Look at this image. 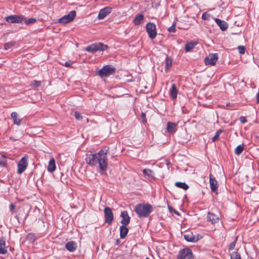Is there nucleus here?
Listing matches in <instances>:
<instances>
[{"mask_svg": "<svg viewBox=\"0 0 259 259\" xmlns=\"http://www.w3.org/2000/svg\"><path fill=\"white\" fill-rule=\"evenodd\" d=\"M28 164V158L26 157H23L18 163V174H22L26 170Z\"/></svg>", "mask_w": 259, "mask_h": 259, "instance_id": "nucleus-7", "label": "nucleus"}, {"mask_svg": "<svg viewBox=\"0 0 259 259\" xmlns=\"http://www.w3.org/2000/svg\"><path fill=\"white\" fill-rule=\"evenodd\" d=\"M107 152L108 150L102 149L96 154H88L85 158L86 163L91 166L98 164L100 170L105 171L108 166Z\"/></svg>", "mask_w": 259, "mask_h": 259, "instance_id": "nucleus-1", "label": "nucleus"}, {"mask_svg": "<svg viewBox=\"0 0 259 259\" xmlns=\"http://www.w3.org/2000/svg\"><path fill=\"white\" fill-rule=\"evenodd\" d=\"M177 123L168 121L167 123L166 131L170 134H173L177 131Z\"/></svg>", "mask_w": 259, "mask_h": 259, "instance_id": "nucleus-13", "label": "nucleus"}, {"mask_svg": "<svg viewBox=\"0 0 259 259\" xmlns=\"http://www.w3.org/2000/svg\"><path fill=\"white\" fill-rule=\"evenodd\" d=\"M111 11L112 8L109 7L101 9L99 13L98 18L99 19H104L108 14L111 13Z\"/></svg>", "mask_w": 259, "mask_h": 259, "instance_id": "nucleus-14", "label": "nucleus"}, {"mask_svg": "<svg viewBox=\"0 0 259 259\" xmlns=\"http://www.w3.org/2000/svg\"><path fill=\"white\" fill-rule=\"evenodd\" d=\"M40 84H41V81H40L33 80L31 82V85L34 87H38L40 85Z\"/></svg>", "mask_w": 259, "mask_h": 259, "instance_id": "nucleus-38", "label": "nucleus"}, {"mask_svg": "<svg viewBox=\"0 0 259 259\" xmlns=\"http://www.w3.org/2000/svg\"><path fill=\"white\" fill-rule=\"evenodd\" d=\"M127 225H122L120 227V237L121 239L124 238L127 235L128 229L126 227Z\"/></svg>", "mask_w": 259, "mask_h": 259, "instance_id": "nucleus-21", "label": "nucleus"}, {"mask_svg": "<svg viewBox=\"0 0 259 259\" xmlns=\"http://www.w3.org/2000/svg\"><path fill=\"white\" fill-rule=\"evenodd\" d=\"M196 44L191 41L187 42L185 47V50L186 52H188L192 50L195 46Z\"/></svg>", "mask_w": 259, "mask_h": 259, "instance_id": "nucleus-27", "label": "nucleus"}, {"mask_svg": "<svg viewBox=\"0 0 259 259\" xmlns=\"http://www.w3.org/2000/svg\"><path fill=\"white\" fill-rule=\"evenodd\" d=\"M24 19V17L19 15H10L6 17V20L9 23H20Z\"/></svg>", "mask_w": 259, "mask_h": 259, "instance_id": "nucleus-11", "label": "nucleus"}, {"mask_svg": "<svg viewBox=\"0 0 259 259\" xmlns=\"http://www.w3.org/2000/svg\"><path fill=\"white\" fill-rule=\"evenodd\" d=\"M239 120L242 123H244L247 122V120H246V118L244 116H241L239 118Z\"/></svg>", "mask_w": 259, "mask_h": 259, "instance_id": "nucleus-41", "label": "nucleus"}, {"mask_svg": "<svg viewBox=\"0 0 259 259\" xmlns=\"http://www.w3.org/2000/svg\"><path fill=\"white\" fill-rule=\"evenodd\" d=\"M9 208H10V211H13L14 210L15 206L13 203H11L10 205Z\"/></svg>", "mask_w": 259, "mask_h": 259, "instance_id": "nucleus-45", "label": "nucleus"}, {"mask_svg": "<svg viewBox=\"0 0 259 259\" xmlns=\"http://www.w3.org/2000/svg\"><path fill=\"white\" fill-rule=\"evenodd\" d=\"M172 65V60L171 59L166 58L165 69V70H168Z\"/></svg>", "mask_w": 259, "mask_h": 259, "instance_id": "nucleus-32", "label": "nucleus"}, {"mask_svg": "<svg viewBox=\"0 0 259 259\" xmlns=\"http://www.w3.org/2000/svg\"><path fill=\"white\" fill-rule=\"evenodd\" d=\"M213 19L222 31H225L228 28V24L226 21L218 18Z\"/></svg>", "mask_w": 259, "mask_h": 259, "instance_id": "nucleus-17", "label": "nucleus"}, {"mask_svg": "<svg viewBox=\"0 0 259 259\" xmlns=\"http://www.w3.org/2000/svg\"><path fill=\"white\" fill-rule=\"evenodd\" d=\"M175 186H177V187L178 188H182L184 190H187L189 188V186L188 185H187L186 183H182V182H176L175 183Z\"/></svg>", "mask_w": 259, "mask_h": 259, "instance_id": "nucleus-28", "label": "nucleus"}, {"mask_svg": "<svg viewBox=\"0 0 259 259\" xmlns=\"http://www.w3.org/2000/svg\"><path fill=\"white\" fill-rule=\"evenodd\" d=\"M56 169V165L55 160L54 158H52L49 162V164H48V168H47L48 171L50 172H53L54 171H55Z\"/></svg>", "mask_w": 259, "mask_h": 259, "instance_id": "nucleus-20", "label": "nucleus"}, {"mask_svg": "<svg viewBox=\"0 0 259 259\" xmlns=\"http://www.w3.org/2000/svg\"><path fill=\"white\" fill-rule=\"evenodd\" d=\"M76 16V12L75 11H72L69 12V14L66 15L60 18L58 22L62 24H66L71 22Z\"/></svg>", "mask_w": 259, "mask_h": 259, "instance_id": "nucleus-6", "label": "nucleus"}, {"mask_svg": "<svg viewBox=\"0 0 259 259\" xmlns=\"http://www.w3.org/2000/svg\"><path fill=\"white\" fill-rule=\"evenodd\" d=\"M16 219H17V220H18V221H19V217H18V215H16Z\"/></svg>", "mask_w": 259, "mask_h": 259, "instance_id": "nucleus-47", "label": "nucleus"}, {"mask_svg": "<svg viewBox=\"0 0 259 259\" xmlns=\"http://www.w3.org/2000/svg\"><path fill=\"white\" fill-rule=\"evenodd\" d=\"M169 32H175L176 31V26L175 24L174 23L168 29Z\"/></svg>", "mask_w": 259, "mask_h": 259, "instance_id": "nucleus-40", "label": "nucleus"}, {"mask_svg": "<svg viewBox=\"0 0 259 259\" xmlns=\"http://www.w3.org/2000/svg\"><path fill=\"white\" fill-rule=\"evenodd\" d=\"M218 56L217 54H211L209 55L205 59V63L206 65H213L215 64L218 60Z\"/></svg>", "mask_w": 259, "mask_h": 259, "instance_id": "nucleus-12", "label": "nucleus"}, {"mask_svg": "<svg viewBox=\"0 0 259 259\" xmlns=\"http://www.w3.org/2000/svg\"><path fill=\"white\" fill-rule=\"evenodd\" d=\"M238 239V237H236L235 240L229 245V250H233L236 244V242Z\"/></svg>", "mask_w": 259, "mask_h": 259, "instance_id": "nucleus-35", "label": "nucleus"}, {"mask_svg": "<svg viewBox=\"0 0 259 259\" xmlns=\"http://www.w3.org/2000/svg\"><path fill=\"white\" fill-rule=\"evenodd\" d=\"M134 210L139 218H147L151 213L153 209L151 204L143 203L136 205Z\"/></svg>", "mask_w": 259, "mask_h": 259, "instance_id": "nucleus-2", "label": "nucleus"}, {"mask_svg": "<svg viewBox=\"0 0 259 259\" xmlns=\"http://www.w3.org/2000/svg\"><path fill=\"white\" fill-rule=\"evenodd\" d=\"M144 19V16L142 14H138L136 16L133 20V23L136 25H139L141 24L142 21Z\"/></svg>", "mask_w": 259, "mask_h": 259, "instance_id": "nucleus-26", "label": "nucleus"}, {"mask_svg": "<svg viewBox=\"0 0 259 259\" xmlns=\"http://www.w3.org/2000/svg\"><path fill=\"white\" fill-rule=\"evenodd\" d=\"M120 217L122 218L120 223L122 225H127L130 223L131 218L127 211L121 212Z\"/></svg>", "mask_w": 259, "mask_h": 259, "instance_id": "nucleus-18", "label": "nucleus"}, {"mask_svg": "<svg viewBox=\"0 0 259 259\" xmlns=\"http://www.w3.org/2000/svg\"><path fill=\"white\" fill-rule=\"evenodd\" d=\"M73 64V62L71 61H67L65 63V66L66 67H70Z\"/></svg>", "mask_w": 259, "mask_h": 259, "instance_id": "nucleus-44", "label": "nucleus"}, {"mask_svg": "<svg viewBox=\"0 0 259 259\" xmlns=\"http://www.w3.org/2000/svg\"><path fill=\"white\" fill-rule=\"evenodd\" d=\"M108 48L106 45L101 42L94 43L86 47L85 50L90 53H94L97 51H103Z\"/></svg>", "mask_w": 259, "mask_h": 259, "instance_id": "nucleus-3", "label": "nucleus"}, {"mask_svg": "<svg viewBox=\"0 0 259 259\" xmlns=\"http://www.w3.org/2000/svg\"><path fill=\"white\" fill-rule=\"evenodd\" d=\"M143 172L146 178L149 180H152L154 178V173L150 169H144Z\"/></svg>", "mask_w": 259, "mask_h": 259, "instance_id": "nucleus-23", "label": "nucleus"}, {"mask_svg": "<svg viewBox=\"0 0 259 259\" xmlns=\"http://www.w3.org/2000/svg\"><path fill=\"white\" fill-rule=\"evenodd\" d=\"M210 18H212L211 15L206 12L203 13L202 15V19L203 20L209 21Z\"/></svg>", "mask_w": 259, "mask_h": 259, "instance_id": "nucleus-34", "label": "nucleus"}, {"mask_svg": "<svg viewBox=\"0 0 259 259\" xmlns=\"http://www.w3.org/2000/svg\"><path fill=\"white\" fill-rule=\"evenodd\" d=\"M231 259H241L240 254L237 252H233L231 254Z\"/></svg>", "mask_w": 259, "mask_h": 259, "instance_id": "nucleus-33", "label": "nucleus"}, {"mask_svg": "<svg viewBox=\"0 0 259 259\" xmlns=\"http://www.w3.org/2000/svg\"><path fill=\"white\" fill-rule=\"evenodd\" d=\"M15 44L16 42L13 41L7 42L4 45V48L6 50H9L13 47Z\"/></svg>", "mask_w": 259, "mask_h": 259, "instance_id": "nucleus-30", "label": "nucleus"}, {"mask_svg": "<svg viewBox=\"0 0 259 259\" xmlns=\"http://www.w3.org/2000/svg\"><path fill=\"white\" fill-rule=\"evenodd\" d=\"M193 254L191 250L186 248L179 251L178 255V259H190L192 258Z\"/></svg>", "mask_w": 259, "mask_h": 259, "instance_id": "nucleus-8", "label": "nucleus"}, {"mask_svg": "<svg viewBox=\"0 0 259 259\" xmlns=\"http://www.w3.org/2000/svg\"><path fill=\"white\" fill-rule=\"evenodd\" d=\"M168 208L170 211H172V210L173 209L172 208L171 206H168Z\"/></svg>", "mask_w": 259, "mask_h": 259, "instance_id": "nucleus-46", "label": "nucleus"}, {"mask_svg": "<svg viewBox=\"0 0 259 259\" xmlns=\"http://www.w3.org/2000/svg\"><path fill=\"white\" fill-rule=\"evenodd\" d=\"M174 212H175V213L178 214V213L177 212V211L175 210Z\"/></svg>", "mask_w": 259, "mask_h": 259, "instance_id": "nucleus-49", "label": "nucleus"}, {"mask_svg": "<svg viewBox=\"0 0 259 259\" xmlns=\"http://www.w3.org/2000/svg\"><path fill=\"white\" fill-rule=\"evenodd\" d=\"M65 247L68 251L73 252L77 248V244L74 241H69L66 244Z\"/></svg>", "mask_w": 259, "mask_h": 259, "instance_id": "nucleus-19", "label": "nucleus"}, {"mask_svg": "<svg viewBox=\"0 0 259 259\" xmlns=\"http://www.w3.org/2000/svg\"><path fill=\"white\" fill-rule=\"evenodd\" d=\"M115 72V68L110 65L104 66L98 71L97 74L101 77H107L113 74Z\"/></svg>", "mask_w": 259, "mask_h": 259, "instance_id": "nucleus-4", "label": "nucleus"}, {"mask_svg": "<svg viewBox=\"0 0 259 259\" xmlns=\"http://www.w3.org/2000/svg\"><path fill=\"white\" fill-rule=\"evenodd\" d=\"M146 28L149 37L151 39L155 38L157 34L155 24L153 23L149 22L146 24Z\"/></svg>", "mask_w": 259, "mask_h": 259, "instance_id": "nucleus-5", "label": "nucleus"}, {"mask_svg": "<svg viewBox=\"0 0 259 259\" xmlns=\"http://www.w3.org/2000/svg\"><path fill=\"white\" fill-rule=\"evenodd\" d=\"M7 252L6 247V241L4 238L0 239V254H5Z\"/></svg>", "mask_w": 259, "mask_h": 259, "instance_id": "nucleus-22", "label": "nucleus"}, {"mask_svg": "<svg viewBox=\"0 0 259 259\" xmlns=\"http://www.w3.org/2000/svg\"><path fill=\"white\" fill-rule=\"evenodd\" d=\"M222 132H223V130H219V131H218L215 133L214 137L212 138V141L215 142V141L218 140L219 139L220 135Z\"/></svg>", "mask_w": 259, "mask_h": 259, "instance_id": "nucleus-31", "label": "nucleus"}, {"mask_svg": "<svg viewBox=\"0 0 259 259\" xmlns=\"http://www.w3.org/2000/svg\"><path fill=\"white\" fill-rule=\"evenodd\" d=\"M36 21V19L34 18H30L28 20H25V23L26 24L28 25L34 23Z\"/></svg>", "mask_w": 259, "mask_h": 259, "instance_id": "nucleus-37", "label": "nucleus"}, {"mask_svg": "<svg viewBox=\"0 0 259 259\" xmlns=\"http://www.w3.org/2000/svg\"><path fill=\"white\" fill-rule=\"evenodd\" d=\"M74 116L77 120H81L82 119V116L78 111L74 112Z\"/></svg>", "mask_w": 259, "mask_h": 259, "instance_id": "nucleus-36", "label": "nucleus"}, {"mask_svg": "<svg viewBox=\"0 0 259 259\" xmlns=\"http://www.w3.org/2000/svg\"><path fill=\"white\" fill-rule=\"evenodd\" d=\"M7 165V162L5 159L0 160V166H5Z\"/></svg>", "mask_w": 259, "mask_h": 259, "instance_id": "nucleus-42", "label": "nucleus"}, {"mask_svg": "<svg viewBox=\"0 0 259 259\" xmlns=\"http://www.w3.org/2000/svg\"><path fill=\"white\" fill-rule=\"evenodd\" d=\"M105 221L110 224L113 220V214L110 208L106 207L104 208Z\"/></svg>", "mask_w": 259, "mask_h": 259, "instance_id": "nucleus-10", "label": "nucleus"}, {"mask_svg": "<svg viewBox=\"0 0 259 259\" xmlns=\"http://www.w3.org/2000/svg\"><path fill=\"white\" fill-rule=\"evenodd\" d=\"M11 117L13 119V122L15 124L20 125L21 122V119L18 118V114L16 112H13L11 113Z\"/></svg>", "mask_w": 259, "mask_h": 259, "instance_id": "nucleus-25", "label": "nucleus"}, {"mask_svg": "<svg viewBox=\"0 0 259 259\" xmlns=\"http://www.w3.org/2000/svg\"><path fill=\"white\" fill-rule=\"evenodd\" d=\"M28 216V214H26V215L25 216V218H24V220H25L26 219V218Z\"/></svg>", "mask_w": 259, "mask_h": 259, "instance_id": "nucleus-48", "label": "nucleus"}, {"mask_svg": "<svg viewBox=\"0 0 259 259\" xmlns=\"http://www.w3.org/2000/svg\"><path fill=\"white\" fill-rule=\"evenodd\" d=\"M141 117L143 118L142 122L143 123H146V114L145 113L142 112V114H141Z\"/></svg>", "mask_w": 259, "mask_h": 259, "instance_id": "nucleus-43", "label": "nucleus"}, {"mask_svg": "<svg viewBox=\"0 0 259 259\" xmlns=\"http://www.w3.org/2000/svg\"><path fill=\"white\" fill-rule=\"evenodd\" d=\"M178 90L177 89L176 85L172 84L169 90V94L171 98L176 99L177 97Z\"/></svg>", "mask_w": 259, "mask_h": 259, "instance_id": "nucleus-24", "label": "nucleus"}, {"mask_svg": "<svg viewBox=\"0 0 259 259\" xmlns=\"http://www.w3.org/2000/svg\"><path fill=\"white\" fill-rule=\"evenodd\" d=\"M244 146L243 145H238L235 149V153L237 155H239L243 151Z\"/></svg>", "mask_w": 259, "mask_h": 259, "instance_id": "nucleus-29", "label": "nucleus"}, {"mask_svg": "<svg viewBox=\"0 0 259 259\" xmlns=\"http://www.w3.org/2000/svg\"><path fill=\"white\" fill-rule=\"evenodd\" d=\"M209 184L212 191L215 192L218 188V184L215 178L211 175H209Z\"/></svg>", "mask_w": 259, "mask_h": 259, "instance_id": "nucleus-16", "label": "nucleus"}, {"mask_svg": "<svg viewBox=\"0 0 259 259\" xmlns=\"http://www.w3.org/2000/svg\"><path fill=\"white\" fill-rule=\"evenodd\" d=\"M206 218L207 220L212 224H215L219 221V216L212 212H208Z\"/></svg>", "mask_w": 259, "mask_h": 259, "instance_id": "nucleus-15", "label": "nucleus"}, {"mask_svg": "<svg viewBox=\"0 0 259 259\" xmlns=\"http://www.w3.org/2000/svg\"><path fill=\"white\" fill-rule=\"evenodd\" d=\"M145 259H149L148 257H146Z\"/></svg>", "mask_w": 259, "mask_h": 259, "instance_id": "nucleus-50", "label": "nucleus"}, {"mask_svg": "<svg viewBox=\"0 0 259 259\" xmlns=\"http://www.w3.org/2000/svg\"><path fill=\"white\" fill-rule=\"evenodd\" d=\"M238 49L239 52L240 54H244L245 53V48L244 47L242 46H239L238 47Z\"/></svg>", "mask_w": 259, "mask_h": 259, "instance_id": "nucleus-39", "label": "nucleus"}, {"mask_svg": "<svg viewBox=\"0 0 259 259\" xmlns=\"http://www.w3.org/2000/svg\"><path fill=\"white\" fill-rule=\"evenodd\" d=\"M184 237L188 242H195L200 239L202 237L199 234L194 235L192 233H189L185 234Z\"/></svg>", "mask_w": 259, "mask_h": 259, "instance_id": "nucleus-9", "label": "nucleus"}]
</instances>
